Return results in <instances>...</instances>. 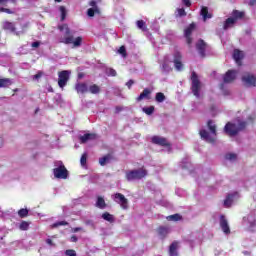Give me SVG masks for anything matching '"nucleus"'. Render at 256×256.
Listing matches in <instances>:
<instances>
[{
    "label": "nucleus",
    "mask_w": 256,
    "mask_h": 256,
    "mask_svg": "<svg viewBox=\"0 0 256 256\" xmlns=\"http://www.w3.org/2000/svg\"><path fill=\"white\" fill-rule=\"evenodd\" d=\"M59 30L62 34V36L60 37V43H65V45L73 44L74 48L81 47V43H83V38L79 36L74 40L67 24L59 26Z\"/></svg>",
    "instance_id": "f257e3e1"
},
{
    "label": "nucleus",
    "mask_w": 256,
    "mask_h": 256,
    "mask_svg": "<svg viewBox=\"0 0 256 256\" xmlns=\"http://www.w3.org/2000/svg\"><path fill=\"white\" fill-rule=\"evenodd\" d=\"M247 127V122H243L240 119L236 120L235 123H227L224 131L229 135L230 137H234V135H237L239 131H243Z\"/></svg>",
    "instance_id": "f03ea898"
},
{
    "label": "nucleus",
    "mask_w": 256,
    "mask_h": 256,
    "mask_svg": "<svg viewBox=\"0 0 256 256\" xmlns=\"http://www.w3.org/2000/svg\"><path fill=\"white\" fill-rule=\"evenodd\" d=\"M208 129L210 130V133L206 130H201L200 137L201 139H204V141H207V143H215L217 132L215 123L213 121H208Z\"/></svg>",
    "instance_id": "7ed1b4c3"
},
{
    "label": "nucleus",
    "mask_w": 256,
    "mask_h": 256,
    "mask_svg": "<svg viewBox=\"0 0 256 256\" xmlns=\"http://www.w3.org/2000/svg\"><path fill=\"white\" fill-rule=\"evenodd\" d=\"M191 81H192V86H191L192 93L194 97H197V99H199V97H201V89L203 88V84H201V81L199 80V76H197V73L192 72Z\"/></svg>",
    "instance_id": "20e7f679"
},
{
    "label": "nucleus",
    "mask_w": 256,
    "mask_h": 256,
    "mask_svg": "<svg viewBox=\"0 0 256 256\" xmlns=\"http://www.w3.org/2000/svg\"><path fill=\"white\" fill-rule=\"evenodd\" d=\"M55 167L56 168L53 170L54 177H56V179H67L68 172L67 168H65V165H63V162H55Z\"/></svg>",
    "instance_id": "39448f33"
},
{
    "label": "nucleus",
    "mask_w": 256,
    "mask_h": 256,
    "mask_svg": "<svg viewBox=\"0 0 256 256\" xmlns=\"http://www.w3.org/2000/svg\"><path fill=\"white\" fill-rule=\"evenodd\" d=\"M143 177H147V170L143 168L126 172L127 181H136L137 179H143Z\"/></svg>",
    "instance_id": "423d86ee"
},
{
    "label": "nucleus",
    "mask_w": 256,
    "mask_h": 256,
    "mask_svg": "<svg viewBox=\"0 0 256 256\" xmlns=\"http://www.w3.org/2000/svg\"><path fill=\"white\" fill-rule=\"evenodd\" d=\"M232 15L233 17L228 18L224 23L223 29L225 31H227V29H231V27H233V25H235V23L237 22V19H242L244 13L235 10Z\"/></svg>",
    "instance_id": "0eeeda50"
},
{
    "label": "nucleus",
    "mask_w": 256,
    "mask_h": 256,
    "mask_svg": "<svg viewBox=\"0 0 256 256\" xmlns=\"http://www.w3.org/2000/svg\"><path fill=\"white\" fill-rule=\"evenodd\" d=\"M114 201L122 207V209H129V200L125 198V195L121 193H116L114 196H112Z\"/></svg>",
    "instance_id": "6e6552de"
},
{
    "label": "nucleus",
    "mask_w": 256,
    "mask_h": 256,
    "mask_svg": "<svg viewBox=\"0 0 256 256\" xmlns=\"http://www.w3.org/2000/svg\"><path fill=\"white\" fill-rule=\"evenodd\" d=\"M242 82L246 87H256V77L251 73L243 74Z\"/></svg>",
    "instance_id": "1a4fd4ad"
},
{
    "label": "nucleus",
    "mask_w": 256,
    "mask_h": 256,
    "mask_svg": "<svg viewBox=\"0 0 256 256\" xmlns=\"http://www.w3.org/2000/svg\"><path fill=\"white\" fill-rule=\"evenodd\" d=\"M69 75H71V72L69 70H64V71L59 72L58 85H59V87H61V89H63V87H65V85H67V81H69Z\"/></svg>",
    "instance_id": "9d476101"
},
{
    "label": "nucleus",
    "mask_w": 256,
    "mask_h": 256,
    "mask_svg": "<svg viewBox=\"0 0 256 256\" xmlns=\"http://www.w3.org/2000/svg\"><path fill=\"white\" fill-rule=\"evenodd\" d=\"M182 59H183V56L179 52H176L174 54L173 63H174V67H175L176 71H183Z\"/></svg>",
    "instance_id": "9b49d317"
},
{
    "label": "nucleus",
    "mask_w": 256,
    "mask_h": 256,
    "mask_svg": "<svg viewBox=\"0 0 256 256\" xmlns=\"http://www.w3.org/2000/svg\"><path fill=\"white\" fill-rule=\"evenodd\" d=\"M239 199V193L234 192L232 194H229L226 199L224 200V207H231V205H233V203H235V201H237Z\"/></svg>",
    "instance_id": "f8f14e48"
},
{
    "label": "nucleus",
    "mask_w": 256,
    "mask_h": 256,
    "mask_svg": "<svg viewBox=\"0 0 256 256\" xmlns=\"http://www.w3.org/2000/svg\"><path fill=\"white\" fill-rule=\"evenodd\" d=\"M193 31H195V24H190L189 27L184 30V37L186 38L187 45L193 43V39L191 38Z\"/></svg>",
    "instance_id": "ddd939ff"
},
{
    "label": "nucleus",
    "mask_w": 256,
    "mask_h": 256,
    "mask_svg": "<svg viewBox=\"0 0 256 256\" xmlns=\"http://www.w3.org/2000/svg\"><path fill=\"white\" fill-rule=\"evenodd\" d=\"M171 233V228L169 226H159L157 228V235L160 239H165L167 235Z\"/></svg>",
    "instance_id": "4468645a"
},
{
    "label": "nucleus",
    "mask_w": 256,
    "mask_h": 256,
    "mask_svg": "<svg viewBox=\"0 0 256 256\" xmlns=\"http://www.w3.org/2000/svg\"><path fill=\"white\" fill-rule=\"evenodd\" d=\"M3 29L5 31H9V33H14V35H17V36L21 35V32L16 31L15 23L6 21L3 23Z\"/></svg>",
    "instance_id": "2eb2a0df"
},
{
    "label": "nucleus",
    "mask_w": 256,
    "mask_h": 256,
    "mask_svg": "<svg viewBox=\"0 0 256 256\" xmlns=\"http://www.w3.org/2000/svg\"><path fill=\"white\" fill-rule=\"evenodd\" d=\"M90 7L87 11L88 17H95V13H99V7L97 6V1L92 0L89 3Z\"/></svg>",
    "instance_id": "dca6fc26"
},
{
    "label": "nucleus",
    "mask_w": 256,
    "mask_h": 256,
    "mask_svg": "<svg viewBox=\"0 0 256 256\" xmlns=\"http://www.w3.org/2000/svg\"><path fill=\"white\" fill-rule=\"evenodd\" d=\"M220 227L226 235H229L231 233V229L229 228V222H227V219L225 216L220 217Z\"/></svg>",
    "instance_id": "f3484780"
},
{
    "label": "nucleus",
    "mask_w": 256,
    "mask_h": 256,
    "mask_svg": "<svg viewBox=\"0 0 256 256\" xmlns=\"http://www.w3.org/2000/svg\"><path fill=\"white\" fill-rule=\"evenodd\" d=\"M236 78H237V71L229 70L224 75V83H231L232 81H235Z\"/></svg>",
    "instance_id": "a211bd4d"
},
{
    "label": "nucleus",
    "mask_w": 256,
    "mask_h": 256,
    "mask_svg": "<svg viewBox=\"0 0 256 256\" xmlns=\"http://www.w3.org/2000/svg\"><path fill=\"white\" fill-rule=\"evenodd\" d=\"M151 141L155 145H161L162 147H167V145H169V142L167 141V139L161 136H154L151 138Z\"/></svg>",
    "instance_id": "6ab92c4d"
},
{
    "label": "nucleus",
    "mask_w": 256,
    "mask_h": 256,
    "mask_svg": "<svg viewBox=\"0 0 256 256\" xmlns=\"http://www.w3.org/2000/svg\"><path fill=\"white\" fill-rule=\"evenodd\" d=\"M97 139V135L93 133L84 134L83 136H80V143H88V141H93Z\"/></svg>",
    "instance_id": "aec40b11"
},
{
    "label": "nucleus",
    "mask_w": 256,
    "mask_h": 256,
    "mask_svg": "<svg viewBox=\"0 0 256 256\" xmlns=\"http://www.w3.org/2000/svg\"><path fill=\"white\" fill-rule=\"evenodd\" d=\"M205 47H206V44L203 40H199L196 44V49L201 55V57H205Z\"/></svg>",
    "instance_id": "412c9836"
},
{
    "label": "nucleus",
    "mask_w": 256,
    "mask_h": 256,
    "mask_svg": "<svg viewBox=\"0 0 256 256\" xmlns=\"http://www.w3.org/2000/svg\"><path fill=\"white\" fill-rule=\"evenodd\" d=\"M143 99H151V89L145 88L143 92L137 97V101H143Z\"/></svg>",
    "instance_id": "4be33fe9"
},
{
    "label": "nucleus",
    "mask_w": 256,
    "mask_h": 256,
    "mask_svg": "<svg viewBox=\"0 0 256 256\" xmlns=\"http://www.w3.org/2000/svg\"><path fill=\"white\" fill-rule=\"evenodd\" d=\"M77 93H87V91H89V87H87V84L85 83H78L76 84L75 87Z\"/></svg>",
    "instance_id": "5701e85b"
},
{
    "label": "nucleus",
    "mask_w": 256,
    "mask_h": 256,
    "mask_svg": "<svg viewBox=\"0 0 256 256\" xmlns=\"http://www.w3.org/2000/svg\"><path fill=\"white\" fill-rule=\"evenodd\" d=\"M200 15L203 17L204 21H207V19H211L213 15L209 13V9L207 7H202Z\"/></svg>",
    "instance_id": "b1692460"
},
{
    "label": "nucleus",
    "mask_w": 256,
    "mask_h": 256,
    "mask_svg": "<svg viewBox=\"0 0 256 256\" xmlns=\"http://www.w3.org/2000/svg\"><path fill=\"white\" fill-rule=\"evenodd\" d=\"M233 58L234 61H236L237 65H241V59H243V52L239 50H234Z\"/></svg>",
    "instance_id": "393cba45"
},
{
    "label": "nucleus",
    "mask_w": 256,
    "mask_h": 256,
    "mask_svg": "<svg viewBox=\"0 0 256 256\" xmlns=\"http://www.w3.org/2000/svg\"><path fill=\"white\" fill-rule=\"evenodd\" d=\"M177 249H179V243L178 242H173L170 245V248H169V255L170 256H177Z\"/></svg>",
    "instance_id": "a878e982"
},
{
    "label": "nucleus",
    "mask_w": 256,
    "mask_h": 256,
    "mask_svg": "<svg viewBox=\"0 0 256 256\" xmlns=\"http://www.w3.org/2000/svg\"><path fill=\"white\" fill-rule=\"evenodd\" d=\"M13 85V80L10 78H0V88L1 87H11Z\"/></svg>",
    "instance_id": "bb28decb"
},
{
    "label": "nucleus",
    "mask_w": 256,
    "mask_h": 256,
    "mask_svg": "<svg viewBox=\"0 0 256 256\" xmlns=\"http://www.w3.org/2000/svg\"><path fill=\"white\" fill-rule=\"evenodd\" d=\"M96 207H98V209H105V207H107V204L105 203V199H103V197H97Z\"/></svg>",
    "instance_id": "cd10ccee"
},
{
    "label": "nucleus",
    "mask_w": 256,
    "mask_h": 256,
    "mask_svg": "<svg viewBox=\"0 0 256 256\" xmlns=\"http://www.w3.org/2000/svg\"><path fill=\"white\" fill-rule=\"evenodd\" d=\"M102 219H104V221H108V223H113V221H115V217L108 212L102 214Z\"/></svg>",
    "instance_id": "c85d7f7f"
},
{
    "label": "nucleus",
    "mask_w": 256,
    "mask_h": 256,
    "mask_svg": "<svg viewBox=\"0 0 256 256\" xmlns=\"http://www.w3.org/2000/svg\"><path fill=\"white\" fill-rule=\"evenodd\" d=\"M165 99H166L165 94H163L162 92L156 93L155 100L157 101V103H163Z\"/></svg>",
    "instance_id": "c756f323"
},
{
    "label": "nucleus",
    "mask_w": 256,
    "mask_h": 256,
    "mask_svg": "<svg viewBox=\"0 0 256 256\" xmlns=\"http://www.w3.org/2000/svg\"><path fill=\"white\" fill-rule=\"evenodd\" d=\"M167 221H181V215L173 214L166 217Z\"/></svg>",
    "instance_id": "7c9ffc66"
},
{
    "label": "nucleus",
    "mask_w": 256,
    "mask_h": 256,
    "mask_svg": "<svg viewBox=\"0 0 256 256\" xmlns=\"http://www.w3.org/2000/svg\"><path fill=\"white\" fill-rule=\"evenodd\" d=\"M136 25H137L138 29H141V31H147V26H145V21L138 20L136 22Z\"/></svg>",
    "instance_id": "2f4dec72"
},
{
    "label": "nucleus",
    "mask_w": 256,
    "mask_h": 256,
    "mask_svg": "<svg viewBox=\"0 0 256 256\" xmlns=\"http://www.w3.org/2000/svg\"><path fill=\"white\" fill-rule=\"evenodd\" d=\"M89 91L90 93H92L93 95H97V93H99V91H101V88H99V86L97 85H92L89 87Z\"/></svg>",
    "instance_id": "473e14b6"
},
{
    "label": "nucleus",
    "mask_w": 256,
    "mask_h": 256,
    "mask_svg": "<svg viewBox=\"0 0 256 256\" xmlns=\"http://www.w3.org/2000/svg\"><path fill=\"white\" fill-rule=\"evenodd\" d=\"M111 156L107 155L99 159V164L102 166L107 165V163L110 161Z\"/></svg>",
    "instance_id": "72a5a7b5"
},
{
    "label": "nucleus",
    "mask_w": 256,
    "mask_h": 256,
    "mask_svg": "<svg viewBox=\"0 0 256 256\" xmlns=\"http://www.w3.org/2000/svg\"><path fill=\"white\" fill-rule=\"evenodd\" d=\"M142 111L144 113H146V115H153V112L155 111V107L154 106H150V107H144L142 109Z\"/></svg>",
    "instance_id": "f704fd0d"
},
{
    "label": "nucleus",
    "mask_w": 256,
    "mask_h": 256,
    "mask_svg": "<svg viewBox=\"0 0 256 256\" xmlns=\"http://www.w3.org/2000/svg\"><path fill=\"white\" fill-rule=\"evenodd\" d=\"M162 71H164L165 73H169V71H171V66L169 65V63H167V61L163 63Z\"/></svg>",
    "instance_id": "c9c22d12"
},
{
    "label": "nucleus",
    "mask_w": 256,
    "mask_h": 256,
    "mask_svg": "<svg viewBox=\"0 0 256 256\" xmlns=\"http://www.w3.org/2000/svg\"><path fill=\"white\" fill-rule=\"evenodd\" d=\"M18 215L19 217H27V215H29V210L28 209H20L18 211Z\"/></svg>",
    "instance_id": "e433bc0d"
},
{
    "label": "nucleus",
    "mask_w": 256,
    "mask_h": 256,
    "mask_svg": "<svg viewBox=\"0 0 256 256\" xmlns=\"http://www.w3.org/2000/svg\"><path fill=\"white\" fill-rule=\"evenodd\" d=\"M60 13H61V20L62 21H65V17H66V14H67V10L65 9V6H60Z\"/></svg>",
    "instance_id": "4c0bfd02"
},
{
    "label": "nucleus",
    "mask_w": 256,
    "mask_h": 256,
    "mask_svg": "<svg viewBox=\"0 0 256 256\" xmlns=\"http://www.w3.org/2000/svg\"><path fill=\"white\" fill-rule=\"evenodd\" d=\"M80 163H81L82 167H85L87 165V153H84L81 156Z\"/></svg>",
    "instance_id": "58836bf2"
},
{
    "label": "nucleus",
    "mask_w": 256,
    "mask_h": 256,
    "mask_svg": "<svg viewBox=\"0 0 256 256\" xmlns=\"http://www.w3.org/2000/svg\"><path fill=\"white\" fill-rule=\"evenodd\" d=\"M10 1L12 5H15L17 3V0H0V5H4V7H7V3Z\"/></svg>",
    "instance_id": "ea45409f"
},
{
    "label": "nucleus",
    "mask_w": 256,
    "mask_h": 256,
    "mask_svg": "<svg viewBox=\"0 0 256 256\" xmlns=\"http://www.w3.org/2000/svg\"><path fill=\"white\" fill-rule=\"evenodd\" d=\"M107 75H110V77H115L117 75V71H115V69L112 68H108L106 70Z\"/></svg>",
    "instance_id": "a19ab883"
},
{
    "label": "nucleus",
    "mask_w": 256,
    "mask_h": 256,
    "mask_svg": "<svg viewBox=\"0 0 256 256\" xmlns=\"http://www.w3.org/2000/svg\"><path fill=\"white\" fill-rule=\"evenodd\" d=\"M20 229L21 231H27V229H29V223L25 221L21 222Z\"/></svg>",
    "instance_id": "79ce46f5"
},
{
    "label": "nucleus",
    "mask_w": 256,
    "mask_h": 256,
    "mask_svg": "<svg viewBox=\"0 0 256 256\" xmlns=\"http://www.w3.org/2000/svg\"><path fill=\"white\" fill-rule=\"evenodd\" d=\"M62 225H68L66 221H60L52 224V229H55L56 227H61Z\"/></svg>",
    "instance_id": "37998d69"
},
{
    "label": "nucleus",
    "mask_w": 256,
    "mask_h": 256,
    "mask_svg": "<svg viewBox=\"0 0 256 256\" xmlns=\"http://www.w3.org/2000/svg\"><path fill=\"white\" fill-rule=\"evenodd\" d=\"M226 159L228 160V161H235V159H237V155L236 154H227L226 155Z\"/></svg>",
    "instance_id": "c03bdc74"
},
{
    "label": "nucleus",
    "mask_w": 256,
    "mask_h": 256,
    "mask_svg": "<svg viewBox=\"0 0 256 256\" xmlns=\"http://www.w3.org/2000/svg\"><path fill=\"white\" fill-rule=\"evenodd\" d=\"M65 255L67 256H77V252H75V250L73 249H69L65 251Z\"/></svg>",
    "instance_id": "a18cd8bd"
},
{
    "label": "nucleus",
    "mask_w": 256,
    "mask_h": 256,
    "mask_svg": "<svg viewBox=\"0 0 256 256\" xmlns=\"http://www.w3.org/2000/svg\"><path fill=\"white\" fill-rule=\"evenodd\" d=\"M0 13H7L8 15H12L13 11L9 8H0Z\"/></svg>",
    "instance_id": "49530a36"
},
{
    "label": "nucleus",
    "mask_w": 256,
    "mask_h": 256,
    "mask_svg": "<svg viewBox=\"0 0 256 256\" xmlns=\"http://www.w3.org/2000/svg\"><path fill=\"white\" fill-rule=\"evenodd\" d=\"M118 53H120V55H122L123 57H126L125 46H121L118 50Z\"/></svg>",
    "instance_id": "de8ad7c7"
},
{
    "label": "nucleus",
    "mask_w": 256,
    "mask_h": 256,
    "mask_svg": "<svg viewBox=\"0 0 256 256\" xmlns=\"http://www.w3.org/2000/svg\"><path fill=\"white\" fill-rule=\"evenodd\" d=\"M178 15L179 17H184V15H186L185 9L183 8L178 9Z\"/></svg>",
    "instance_id": "09e8293b"
},
{
    "label": "nucleus",
    "mask_w": 256,
    "mask_h": 256,
    "mask_svg": "<svg viewBox=\"0 0 256 256\" xmlns=\"http://www.w3.org/2000/svg\"><path fill=\"white\" fill-rule=\"evenodd\" d=\"M43 77V72H38L36 75H34V79H41Z\"/></svg>",
    "instance_id": "8fccbe9b"
},
{
    "label": "nucleus",
    "mask_w": 256,
    "mask_h": 256,
    "mask_svg": "<svg viewBox=\"0 0 256 256\" xmlns=\"http://www.w3.org/2000/svg\"><path fill=\"white\" fill-rule=\"evenodd\" d=\"M133 83H135L133 80H129V81L126 83V86L128 87V89H131V87L133 86Z\"/></svg>",
    "instance_id": "3c124183"
},
{
    "label": "nucleus",
    "mask_w": 256,
    "mask_h": 256,
    "mask_svg": "<svg viewBox=\"0 0 256 256\" xmlns=\"http://www.w3.org/2000/svg\"><path fill=\"white\" fill-rule=\"evenodd\" d=\"M78 231H83V228L81 227L72 228V233H78Z\"/></svg>",
    "instance_id": "603ef678"
},
{
    "label": "nucleus",
    "mask_w": 256,
    "mask_h": 256,
    "mask_svg": "<svg viewBox=\"0 0 256 256\" xmlns=\"http://www.w3.org/2000/svg\"><path fill=\"white\" fill-rule=\"evenodd\" d=\"M46 243H47V245H50L51 247H54V246H55V244L53 243V240H52V239H47V240H46Z\"/></svg>",
    "instance_id": "864d4df0"
},
{
    "label": "nucleus",
    "mask_w": 256,
    "mask_h": 256,
    "mask_svg": "<svg viewBox=\"0 0 256 256\" xmlns=\"http://www.w3.org/2000/svg\"><path fill=\"white\" fill-rule=\"evenodd\" d=\"M184 5H186V7H191V1L190 0H182Z\"/></svg>",
    "instance_id": "5fc2aeb1"
},
{
    "label": "nucleus",
    "mask_w": 256,
    "mask_h": 256,
    "mask_svg": "<svg viewBox=\"0 0 256 256\" xmlns=\"http://www.w3.org/2000/svg\"><path fill=\"white\" fill-rule=\"evenodd\" d=\"M70 241H71L72 243H77V241H78L77 236L73 235V236L70 238Z\"/></svg>",
    "instance_id": "6e6d98bb"
},
{
    "label": "nucleus",
    "mask_w": 256,
    "mask_h": 256,
    "mask_svg": "<svg viewBox=\"0 0 256 256\" xmlns=\"http://www.w3.org/2000/svg\"><path fill=\"white\" fill-rule=\"evenodd\" d=\"M39 45H41V42H39V41L32 43V47H34L35 49H37V47H39Z\"/></svg>",
    "instance_id": "4d7b16f0"
},
{
    "label": "nucleus",
    "mask_w": 256,
    "mask_h": 256,
    "mask_svg": "<svg viewBox=\"0 0 256 256\" xmlns=\"http://www.w3.org/2000/svg\"><path fill=\"white\" fill-rule=\"evenodd\" d=\"M120 111H123V108L120 107V106H117V107H116V113H120Z\"/></svg>",
    "instance_id": "13d9d810"
},
{
    "label": "nucleus",
    "mask_w": 256,
    "mask_h": 256,
    "mask_svg": "<svg viewBox=\"0 0 256 256\" xmlns=\"http://www.w3.org/2000/svg\"><path fill=\"white\" fill-rule=\"evenodd\" d=\"M0 147H3V138L0 135Z\"/></svg>",
    "instance_id": "bf43d9fd"
},
{
    "label": "nucleus",
    "mask_w": 256,
    "mask_h": 256,
    "mask_svg": "<svg viewBox=\"0 0 256 256\" xmlns=\"http://www.w3.org/2000/svg\"><path fill=\"white\" fill-rule=\"evenodd\" d=\"M256 3V0H250V5H254Z\"/></svg>",
    "instance_id": "052dcab7"
},
{
    "label": "nucleus",
    "mask_w": 256,
    "mask_h": 256,
    "mask_svg": "<svg viewBox=\"0 0 256 256\" xmlns=\"http://www.w3.org/2000/svg\"><path fill=\"white\" fill-rule=\"evenodd\" d=\"M57 3H61V0H55Z\"/></svg>",
    "instance_id": "680f3d73"
}]
</instances>
